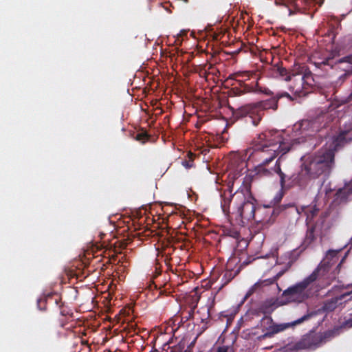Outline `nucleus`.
Listing matches in <instances>:
<instances>
[{
	"label": "nucleus",
	"mask_w": 352,
	"mask_h": 352,
	"mask_svg": "<svg viewBox=\"0 0 352 352\" xmlns=\"http://www.w3.org/2000/svg\"><path fill=\"white\" fill-rule=\"evenodd\" d=\"M246 89L249 92L263 93L267 95L271 94V91L267 88L262 87L258 82H256L255 86L248 87Z\"/></svg>",
	"instance_id": "4468645a"
},
{
	"label": "nucleus",
	"mask_w": 352,
	"mask_h": 352,
	"mask_svg": "<svg viewBox=\"0 0 352 352\" xmlns=\"http://www.w3.org/2000/svg\"><path fill=\"white\" fill-rule=\"evenodd\" d=\"M263 321H267V322H271V319L270 318H265L263 319Z\"/></svg>",
	"instance_id": "4be33fe9"
},
{
	"label": "nucleus",
	"mask_w": 352,
	"mask_h": 352,
	"mask_svg": "<svg viewBox=\"0 0 352 352\" xmlns=\"http://www.w3.org/2000/svg\"><path fill=\"white\" fill-rule=\"evenodd\" d=\"M237 175H238V173H237V174H236V173H234V174H233V177H232V179H235V180H237V179H238V178H239V176H237Z\"/></svg>",
	"instance_id": "412c9836"
},
{
	"label": "nucleus",
	"mask_w": 352,
	"mask_h": 352,
	"mask_svg": "<svg viewBox=\"0 0 352 352\" xmlns=\"http://www.w3.org/2000/svg\"><path fill=\"white\" fill-rule=\"evenodd\" d=\"M351 287H352V285ZM351 294L352 290L349 292H346L344 294H342L339 296L335 297L329 300H327L323 306L324 310L328 312L333 311L338 307V305L342 303V300H344L347 296Z\"/></svg>",
	"instance_id": "9d476101"
},
{
	"label": "nucleus",
	"mask_w": 352,
	"mask_h": 352,
	"mask_svg": "<svg viewBox=\"0 0 352 352\" xmlns=\"http://www.w3.org/2000/svg\"><path fill=\"white\" fill-rule=\"evenodd\" d=\"M344 260V258H342L340 263L343 262Z\"/></svg>",
	"instance_id": "bb28decb"
},
{
	"label": "nucleus",
	"mask_w": 352,
	"mask_h": 352,
	"mask_svg": "<svg viewBox=\"0 0 352 352\" xmlns=\"http://www.w3.org/2000/svg\"><path fill=\"white\" fill-rule=\"evenodd\" d=\"M305 347H306L305 345L302 342H299L297 344L298 349H304Z\"/></svg>",
	"instance_id": "aec40b11"
},
{
	"label": "nucleus",
	"mask_w": 352,
	"mask_h": 352,
	"mask_svg": "<svg viewBox=\"0 0 352 352\" xmlns=\"http://www.w3.org/2000/svg\"><path fill=\"white\" fill-rule=\"evenodd\" d=\"M273 259L276 261V263H278V261H277V260H276L275 256L273 257Z\"/></svg>",
	"instance_id": "393cba45"
},
{
	"label": "nucleus",
	"mask_w": 352,
	"mask_h": 352,
	"mask_svg": "<svg viewBox=\"0 0 352 352\" xmlns=\"http://www.w3.org/2000/svg\"><path fill=\"white\" fill-rule=\"evenodd\" d=\"M283 96H286V97L290 98V96L287 93L284 92V93L278 95V98H280L283 97Z\"/></svg>",
	"instance_id": "6ab92c4d"
},
{
	"label": "nucleus",
	"mask_w": 352,
	"mask_h": 352,
	"mask_svg": "<svg viewBox=\"0 0 352 352\" xmlns=\"http://www.w3.org/2000/svg\"><path fill=\"white\" fill-rule=\"evenodd\" d=\"M316 315V313L314 311L309 312L305 314L303 316L300 318L299 319L287 323H281V324H276L270 327L269 332L266 333L263 336L264 337H270L272 334L277 333L281 331H285V329L302 323L305 321L309 320L311 318Z\"/></svg>",
	"instance_id": "1a4fd4ad"
},
{
	"label": "nucleus",
	"mask_w": 352,
	"mask_h": 352,
	"mask_svg": "<svg viewBox=\"0 0 352 352\" xmlns=\"http://www.w3.org/2000/svg\"><path fill=\"white\" fill-rule=\"evenodd\" d=\"M338 253V251L336 250H329L327 252L319 266L313 272H316V280L318 278L324 280L328 279V278L326 277L327 273L329 272L330 267L337 262L338 259L337 256Z\"/></svg>",
	"instance_id": "6e6552de"
},
{
	"label": "nucleus",
	"mask_w": 352,
	"mask_h": 352,
	"mask_svg": "<svg viewBox=\"0 0 352 352\" xmlns=\"http://www.w3.org/2000/svg\"><path fill=\"white\" fill-rule=\"evenodd\" d=\"M336 278V276L335 274L333 276L332 278Z\"/></svg>",
	"instance_id": "473e14b6"
},
{
	"label": "nucleus",
	"mask_w": 352,
	"mask_h": 352,
	"mask_svg": "<svg viewBox=\"0 0 352 352\" xmlns=\"http://www.w3.org/2000/svg\"><path fill=\"white\" fill-rule=\"evenodd\" d=\"M344 260V258H342L340 263L343 262Z\"/></svg>",
	"instance_id": "a878e982"
},
{
	"label": "nucleus",
	"mask_w": 352,
	"mask_h": 352,
	"mask_svg": "<svg viewBox=\"0 0 352 352\" xmlns=\"http://www.w3.org/2000/svg\"><path fill=\"white\" fill-rule=\"evenodd\" d=\"M344 260V258H342L340 263L343 262Z\"/></svg>",
	"instance_id": "cd10ccee"
},
{
	"label": "nucleus",
	"mask_w": 352,
	"mask_h": 352,
	"mask_svg": "<svg viewBox=\"0 0 352 352\" xmlns=\"http://www.w3.org/2000/svg\"><path fill=\"white\" fill-rule=\"evenodd\" d=\"M322 117L315 120H305L294 124L292 138H283L280 132L269 131L262 133L254 140V148H248L241 152H234L230 155L231 165L236 166V171H241L246 166V161L254 155L261 158L262 162L256 167L257 173L261 176L270 177L278 175L282 188L285 184V175L281 171L279 160L274 167L268 168V164L279 154L284 155L296 144L307 142L309 146H315L311 138L322 127Z\"/></svg>",
	"instance_id": "f257e3e1"
},
{
	"label": "nucleus",
	"mask_w": 352,
	"mask_h": 352,
	"mask_svg": "<svg viewBox=\"0 0 352 352\" xmlns=\"http://www.w3.org/2000/svg\"><path fill=\"white\" fill-rule=\"evenodd\" d=\"M346 76V73H345L342 77H345Z\"/></svg>",
	"instance_id": "c756f323"
},
{
	"label": "nucleus",
	"mask_w": 352,
	"mask_h": 352,
	"mask_svg": "<svg viewBox=\"0 0 352 352\" xmlns=\"http://www.w3.org/2000/svg\"><path fill=\"white\" fill-rule=\"evenodd\" d=\"M352 195V180L346 184L344 188L337 190L336 197L337 200L343 201L347 199L348 197Z\"/></svg>",
	"instance_id": "ddd939ff"
},
{
	"label": "nucleus",
	"mask_w": 352,
	"mask_h": 352,
	"mask_svg": "<svg viewBox=\"0 0 352 352\" xmlns=\"http://www.w3.org/2000/svg\"><path fill=\"white\" fill-rule=\"evenodd\" d=\"M182 165L186 168H190L192 166V163L190 161L184 160L182 162Z\"/></svg>",
	"instance_id": "dca6fc26"
},
{
	"label": "nucleus",
	"mask_w": 352,
	"mask_h": 352,
	"mask_svg": "<svg viewBox=\"0 0 352 352\" xmlns=\"http://www.w3.org/2000/svg\"><path fill=\"white\" fill-rule=\"evenodd\" d=\"M324 64H328L327 62H322Z\"/></svg>",
	"instance_id": "2f4dec72"
},
{
	"label": "nucleus",
	"mask_w": 352,
	"mask_h": 352,
	"mask_svg": "<svg viewBox=\"0 0 352 352\" xmlns=\"http://www.w3.org/2000/svg\"><path fill=\"white\" fill-rule=\"evenodd\" d=\"M234 201L233 213L242 221H250L254 217L255 206L254 199L248 189L236 190L232 196L229 194L222 195L221 206L225 214L230 212V204Z\"/></svg>",
	"instance_id": "7ed1b4c3"
},
{
	"label": "nucleus",
	"mask_w": 352,
	"mask_h": 352,
	"mask_svg": "<svg viewBox=\"0 0 352 352\" xmlns=\"http://www.w3.org/2000/svg\"><path fill=\"white\" fill-rule=\"evenodd\" d=\"M332 333L330 331L325 332L323 336H320L321 342H325L326 340L331 336Z\"/></svg>",
	"instance_id": "2eb2a0df"
},
{
	"label": "nucleus",
	"mask_w": 352,
	"mask_h": 352,
	"mask_svg": "<svg viewBox=\"0 0 352 352\" xmlns=\"http://www.w3.org/2000/svg\"><path fill=\"white\" fill-rule=\"evenodd\" d=\"M272 283V280L269 279L266 280H259L256 283H255L246 292L243 302L246 300L250 296H251L254 293H256L260 291L263 287L268 285Z\"/></svg>",
	"instance_id": "f8f14e48"
},
{
	"label": "nucleus",
	"mask_w": 352,
	"mask_h": 352,
	"mask_svg": "<svg viewBox=\"0 0 352 352\" xmlns=\"http://www.w3.org/2000/svg\"><path fill=\"white\" fill-rule=\"evenodd\" d=\"M277 100L271 99L265 102H259L254 104H248L241 107L239 109L238 114L241 116L250 115L252 124L256 126L261 118V111L264 109H276Z\"/></svg>",
	"instance_id": "423d86ee"
},
{
	"label": "nucleus",
	"mask_w": 352,
	"mask_h": 352,
	"mask_svg": "<svg viewBox=\"0 0 352 352\" xmlns=\"http://www.w3.org/2000/svg\"><path fill=\"white\" fill-rule=\"evenodd\" d=\"M346 133L345 130L338 136L329 139L325 147L316 154L302 157L301 169L297 175L293 176L292 182L305 187L312 179L327 176L334 166V151L346 141Z\"/></svg>",
	"instance_id": "f03ea898"
},
{
	"label": "nucleus",
	"mask_w": 352,
	"mask_h": 352,
	"mask_svg": "<svg viewBox=\"0 0 352 352\" xmlns=\"http://www.w3.org/2000/svg\"><path fill=\"white\" fill-rule=\"evenodd\" d=\"M344 326L347 328L352 327V318L346 320L344 322Z\"/></svg>",
	"instance_id": "a211bd4d"
},
{
	"label": "nucleus",
	"mask_w": 352,
	"mask_h": 352,
	"mask_svg": "<svg viewBox=\"0 0 352 352\" xmlns=\"http://www.w3.org/2000/svg\"><path fill=\"white\" fill-rule=\"evenodd\" d=\"M142 137V135H138V136H137V140H141Z\"/></svg>",
	"instance_id": "5701e85b"
},
{
	"label": "nucleus",
	"mask_w": 352,
	"mask_h": 352,
	"mask_svg": "<svg viewBox=\"0 0 352 352\" xmlns=\"http://www.w3.org/2000/svg\"><path fill=\"white\" fill-rule=\"evenodd\" d=\"M296 69H297L296 72H300L301 76L303 78L305 89H307L308 87L314 85V80L312 74L305 66L296 64Z\"/></svg>",
	"instance_id": "9b49d317"
},
{
	"label": "nucleus",
	"mask_w": 352,
	"mask_h": 352,
	"mask_svg": "<svg viewBox=\"0 0 352 352\" xmlns=\"http://www.w3.org/2000/svg\"><path fill=\"white\" fill-rule=\"evenodd\" d=\"M291 14H292V11H291V10L289 9V15H291Z\"/></svg>",
	"instance_id": "c85d7f7f"
},
{
	"label": "nucleus",
	"mask_w": 352,
	"mask_h": 352,
	"mask_svg": "<svg viewBox=\"0 0 352 352\" xmlns=\"http://www.w3.org/2000/svg\"><path fill=\"white\" fill-rule=\"evenodd\" d=\"M278 70L279 75L284 77L285 80L291 82L289 85V89L291 92L298 96L305 95L307 93V91L304 92L305 87L303 78L300 72H296V65L290 72H288L285 68H279Z\"/></svg>",
	"instance_id": "0eeeda50"
},
{
	"label": "nucleus",
	"mask_w": 352,
	"mask_h": 352,
	"mask_svg": "<svg viewBox=\"0 0 352 352\" xmlns=\"http://www.w3.org/2000/svg\"><path fill=\"white\" fill-rule=\"evenodd\" d=\"M340 265H341V263H339V265H338V267H339Z\"/></svg>",
	"instance_id": "7c9ffc66"
},
{
	"label": "nucleus",
	"mask_w": 352,
	"mask_h": 352,
	"mask_svg": "<svg viewBox=\"0 0 352 352\" xmlns=\"http://www.w3.org/2000/svg\"><path fill=\"white\" fill-rule=\"evenodd\" d=\"M316 272H312L303 280L289 287L283 293L285 302H301L318 292L316 284Z\"/></svg>",
	"instance_id": "20e7f679"
},
{
	"label": "nucleus",
	"mask_w": 352,
	"mask_h": 352,
	"mask_svg": "<svg viewBox=\"0 0 352 352\" xmlns=\"http://www.w3.org/2000/svg\"><path fill=\"white\" fill-rule=\"evenodd\" d=\"M346 72L349 73L350 72H352V69H346Z\"/></svg>",
	"instance_id": "b1692460"
},
{
	"label": "nucleus",
	"mask_w": 352,
	"mask_h": 352,
	"mask_svg": "<svg viewBox=\"0 0 352 352\" xmlns=\"http://www.w3.org/2000/svg\"><path fill=\"white\" fill-rule=\"evenodd\" d=\"M229 348L227 346H221L219 347L217 352H229Z\"/></svg>",
	"instance_id": "f3484780"
},
{
	"label": "nucleus",
	"mask_w": 352,
	"mask_h": 352,
	"mask_svg": "<svg viewBox=\"0 0 352 352\" xmlns=\"http://www.w3.org/2000/svg\"><path fill=\"white\" fill-rule=\"evenodd\" d=\"M296 211L298 214L304 213L306 216V222L309 226V230L306 235V240L311 243L314 240L316 235L322 234L324 223L323 218L320 217L314 225L311 224L314 219L318 213L319 207L316 204H311L309 206H302L300 208H297Z\"/></svg>",
	"instance_id": "39448f33"
}]
</instances>
